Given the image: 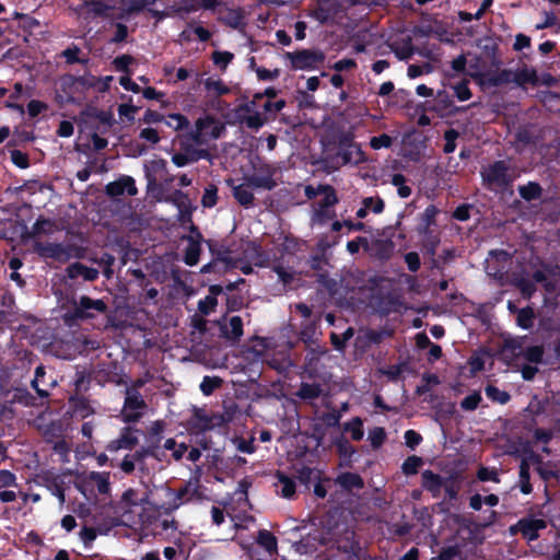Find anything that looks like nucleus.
<instances>
[{"mask_svg":"<svg viewBox=\"0 0 560 560\" xmlns=\"http://www.w3.org/2000/svg\"><path fill=\"white\" fill-rule=\"evenodd\" d=\"M105 192L110 198H117L122 196L125 192L129 196H136L138 194V189L136 187V182L131 176L121 175L119 178L105 186Z\"/></svg>","mask_w":560,"mask_h":560,"instance_id":"obj_10","label":"nucleus"},{"mask_svg":"<svg viewBox=\"0 0 560 560\" xmlns=\"http://www.w3.org/2000/svg\"><path fill=\"white\" fill-rule=\"evenodd\" d=\"M423 465V459L420 456L411 455L408 456L402 465H401V471L406 476H411L418 474L420 467Z\"/></svg>","mask_w":560,"mask_h":560,"instance_id":"obj_45","label":"nucleus"},{"mask_svg":"<svg viewBox=\"0 0 560 560\" xmlns=\"http://www.w3.org/2000/svg\"><path fill=\"white\" fill-rule=\"evenodd\" d=\"M89 118L97 119L101 124L112 127L114 124V116L109 110L98 109L96 107H89L82 112Z\"/></svg>","mask_w":560,"mask_h":560,"instance_id":"obj_40","label":"nucleus"},{"mask_svg":"<svg viewBox=\"0 0 560 560\" xmlns=\"http://www.w3.org/2000/svg\"><path fill=\"white\" fill-rule=\"evenodd\" d=\"M108 311L107 304L102 299H92L81 295L72 302V308L65 314L66 322H79L95 318Z\"/></svg>","mask_w":560,"mask_h":560,"instance_id":"obj_2","label":"nucleus"},{"mask_svg":"<svg viewBox=\"0 0 560 560\" xmlns=\"http://www.w3.org/2000/svg\"><path fill=\"white\" fill-rule=\"evenodd\" d=\"M31 385L32 388L35 389L40 400H43L49 397V389L56 385V381L51 377L49 381L46 380L45 366L40 364L35 369V375L31 382Z\"/></svg>","mask_w":560,"mask_h":560,"instance_id":"obj_14","label":"nucleus"},{"mask_svg":"<svg viewBox=\"0 0 560 560\" xmlns=\"http://www.w3.org/2000/svg\"><path fill=\"white\" fill-rule=\"evenodd\" d=\"M482 179L488 185H495L498 187H506L511 179L509 177V167L502 160L495 161L481 173Z\"/></svg>","mask_w":560,"mask_h":560,"instance_id":"obj_7","label":"nucleus"},{"mask_svg":"<svg viewBox=\"0 0 560 560\" xmlns=\"http://www.w3.org/2000/svg\"><path fill=\"white\" fill-rule=\"evenodd\" d=\"M72 410L75 417H80L81 419L88 418L90 415L94 413L93 408L90 406V402L84 397L72 398Z\"/></svg>","mask_w":560,"mask_h":560,"instance_id":"obj_41","label":"nucleus"},{"mask_svg":"<svg viewBox=\"0 0 560 560\" xmlns=\"http://www.w3.org/2000/svg\"><path fill=\"white\" fill-rule=\"evenodd\" d=\"M423 238L421 242V253L427 256H436V249L441 243L440 235L435 232L420 233Z\"/></svg>","mask_w":560,"mask_h":560,"instance_id":"obj_25","label":"nucleus"},{"mask_svg":"<svg viewBox=\"0 0 560 560\" xmlns=\"http://www.w3.org/2000/svg\"><path fill=\"white\" fill-rule=\"evenodd\" d=\"M394 249L395 244L392 240L377 238L369 244L368 253L380 261H387L393 256Z\"/></svg>","mask_w":560,"mask_h":560,"instance_id":"obj_15","label":"nucleus"},{"mask_svg":"<svg viewBox=\"0 0 560 560\" xmlns=\"http://www.w3.org/2000/svg\"><path fill=\"white\" fill-rule=\"evenodd\" d=\"M434 101L435 104L432 109L440 116H444L445 114H454L462 109L459 107H454L453 98L445 90L438 91Z\"/></svg>","mask_w":560,"mask_h":560,"instance_id":"obj_22","label":"nucleus"},{"mask_svg":"<svg viewBox=\"0 0 560 560\" xmlns=\"http://www.w3.org/2000/svg\"><path fill=\"white\" fill-rule=\"evenodd\" d=\"M211 59L215 66L224 71L234 59V55L230 51L215 50L212 52Z\"/></svg>","mask_w":560,"mask_h":560,"instance_id":"obj_53","label":"nucleus"},{"mask_svg":"<svg viewBox=\"0 0 560 560\" xmlns=\"http://www.w3.org/2000/svg\"><path fill=\"white\" fill-rule=\"evenodd\" d=\"M223 384V380L219 376L206 375L200 383V390L205 396H210L213 392L220 388Z\"/></svg>","mask_w":560,"mask_h":560,"instance_id":"obj_44","label":"nucleus"},{"mask_svg":"<svg viewBox=\"0 0 560 560\" xmlns=\"http://www.w3.org/2000/svg\"><path fill=\"white\" fill-rule=\"evenodd\" d=\"M98 270L93 267H88L82 262L70 264L66 268V275L69 279L74 280L83 278L85 281H95L98 278Z\"/></svg>","mask_w":560,"mask_h":560,"instance_id":"obj_19","label":"nucleus"},{"mask_svg":"<svg viewBox=\"0 0 560 560\" xmlns=\"http://www.w3.org/2000/svg\"><path fill=\"white\" fill-rule=\"evenodd\" d=\"M337 153L336 156L340 158L342 165L354 162L355 164L364 161V152L361 147L353 141V136L349 132H341L336 139Z\"/></svg>","mask_w":560,"mask_h":560,"instance_id":"obj_5","label":"nucleus"},{"mask_svg":"<svg viewBox=\"0 0 560 560\" xmlns=\"http://www.w3.org/2000/svg\"><path fill=\"white\" fill-rule=\"evenodd\" d=\"M455 96L458 101L464 102L468 101L471 97V91L469 89V81L467 79H463L458 83L453 86Z\"/></svg>","mask_w":560,"mask_h":560,"instance_id":"obj_58","label":"nucleus"},{"mask_svg":"<svg viewBox=\"0 0 560 560\" xmlns=\"http://www.w3.org/2000/svg\"><path fill=\"white\" fill-rule=\"evenodd\" d=\"M34 250L42 258L54 259L59 262H66L71 258V247L61 243L36 242Z\"/></svg>","mask_w":560,"mask_h":560,"instance_id":"obj_6","label":"nucleus"},{"mask_svg":"<svg viewBox=\"0 0 560 560\" xmlns=\"http://www.w3.org/2000/svg\"><path fill=\"white\" fill-rule=\"evenodd\" d=\"M362 205L375 214L382 213L385 208V202L381 197H365L362 200Z\"/></svg>","mask_w":560,"mask_h":560,"instance_id":"obj_60","label":"nucleus"},{"mask_svg":"<svg viewBox=\"0 0 560 560\" xmlns=\"http://www.w3.org/2000/svg\"><path fill=\"white\" fill-rule=\"evenodd\" d=\"M205 88L209 92H214L218 96L225 95L230 92V89L223 83L222 80H214L208 78L205 81Z\"/></svg>","mask_w":560,"mask_h":560,"instance_id":"obj_57","label":"nucleus"},{"mask_svg":"<svg viewBox=\"0 0 560 560\" xmlns=\"http://www.w3.org/2000/svg\"><path fill=\"white\" fill-rule=\"evenodd\" d=\"M284 58L290 61L292 70H314L325 60V54L319 49H300L287 51Z\"/></svg>","mask_w":560,"mask_h":560,"instance_id":"obj_3","label":"nucleus"},{"mask_svg":"<svg viewBox=\"0 0 560 560\" xmlns=\"http://www.w3.org/2000/svg\"><path fill=\"white\" fill-rule=\"evenodd\" d=\"M256 542L270 555L273 552H277L278 539L268 529H259L258 530V534L256 537Z\"/></svg>","mask_w":560,"mask_h":560,"instance_id":"obj_28","label":"nucleus"},{"mask_svg":"<svg viewBox=\"0 0 560 560\" xmlns=\"http://www.w3.org/2000/svg\"><path fill=\"white\" fill-rule=\"evenodd\" d=\"M11 161L19 168H27L30 166L28 155L16 149L11 151Z\"/></svg>","mask_w":560,"mask_h":560,"instance_id":"obj_64","label":"nucleus"},{"mask_svg":"<svg viewBox=\"0 0 560 560\" xmlns=\"http://www.w3.org/2000/svg\"><path fill=\"white\" fill-rule=\"evenodd\" d=\"M477 478L482 482L492 481V482L499 483L501 481L499 472H498L497 468H494V467L489 468V467L481 466L477 470Z\"/></svg>","mask_w":560,"mask_h":560,"instance_id":"obj_56","label":"nucleus"},{"mask_svg":"<svg viewBox=\"0 0 560 560\" xmlns=\"http://www.w3.org/2000/svg\"><path fill=\"white\" fill-rule=\"evenodd\" d=\"M535 313L529 306L521 308L517 313L516 323L523 329H530L534 326Z\"/></svg>","mask_w":560,"mask_h":560,"instance_id":"obj_46","label":"nucleus"},{"mask_svg":"<svg viewBox=\"0 0 560 560\" xmlns=\"http://www.w3.org/2000/svg\"><path fill=\"white\" fill-rule=\"evenodd\" d=\"M518 486L523 494H530L533 486L530 483V464L527 458H523L520 463Z\"/></svg>","mask_w":560,"mask_h":560,"instance_id":"obj_27","label":"nucleus"},{"mask_svg":"<svg viewBox=\"0 0 560 560\" xmlns=\"http://www.w3.org/2000/svg\"><path fill=\"white\" fill-rule=\"evenodd\" d=\"M512 83H515L518 86H524L525 84H536L537 83V71L535 69L523 68L516 71L512 70Z\"/></svg>","mask_w":560,"mask_h":560,"instance_id":"obj_29","label":"nucleus"},{"mask_svg":"<svg viewBox=\"0 0 560 560\" xmlns=\"http://www.w3.org/2000/svg\"><path fill=\"white\" fill-rule=\"evenodd\" d=\"M368 440L374 450L380 448L386 440V431L382 427H374L369 431Z\"/></svg>","mask_w":560,"mask_h":560,"instance_id":"obj_50","label":"nucleus"},{"mask_svg":"<svg viewBox=\"0 0 560 560\" xmlns=\"http://www.w3.org/2000/svg\"><path fill=\"white\" fill-rule=\"evenodd\" d=\"M147 402L137 387H128L121 410V418L125 423H135L143 416Z\"/></svg>","mask_w":560,"mask_h":560,"instance_id":"obj_4","label":"nucleus"},{"mask_svg":"<svg viewBox=\"0 0 560 560\" xmlns=\"http://www.w3.org/2000/svg\"><path fill=\"white\" fill-rule=\"evenodd\" d=\"M275 172L267 167L261 168L258 173H255L246 177L248 186L253 188H262L266 190H272L277 186V182L273 178Z\"/></svg>","mask_w":560,"mask_h":560,"instance_id":"obj_18","label":"nucleus"},{"mask_svg":"<svg viewBox=\"0 0 560 560\" xmlns=\"http://www.w3.org/2000/svg\"><path fill=\"white\" fill-rule=\"evenodd\" d=\"M393 144V139L387 133H382L377 137H372L370 140V145L373 150H380L382 148H390Z\"/></svg>","mask_w":560,"mask_h":560,"instance_id":"obj_63","label":"nucleus"},{"mask_svg":"<svg viewBox=\"0 0 560 560\" xmlns=\"http://www.w3.org/2000/svg\"><path fill=\"white\" fill-rule=\"evenodd\" d=\"M249 187L248 184H240L233 188V197L245 208H248L254 202V194Z\"/></svg>","mask_w":560,"mask_h":560,"instance_id":"obj_34","label":"nucleus"},{"mask_svg":"<svg viewBox=\"0 0 560 560\" xmlns=\"http://www.w3.org/2000/svg\"><path fill=\"white\" fill-rule=\"evenodd\" d=\"M322 395V386L318 383H302L296 396L302 400L317 399Z\"/></svg>","mask_w":560,"mask_h":560,"instance_id":"obj_36","label":"nucleus"},{"mask_svg":"<svg viewBox=\"0 0 560 560\" xmlns=\"http://www.w3.org/2000/svg\"><path fill=\"white\" fill-rule=\"evenodd\" d=\"M165 124L173 127L175 130H182L189 126L188 118L179 113L170 114Z\"/></svg>","mask_w":560,"mask_h":560,"instance_id":"obj_55","label":"nucleus"},{"mask_svg":"<svg viewBox=\"0 0 560 560\" xmlns=\"http://www.w3.org/2000/svg\"><path fill=\"white\" fill-rule=\"evenodd\" d=\"M523 357L526 361L534 364L544 362V347L542 346H529L523 351Z\"/></svg>","mask_w":560,"mask_h":560,"instance_id":"obj_47","label":"nucleus"},{"mask_svg":"<svg viewBox=\"0 0 560 560\" xmlns=\"http://www.w3.org/2000/svg\"><path fill=\"white\" fill-rule=\"evenodd\" d=\"M421 479L422 488L430 492L433 498H439L441 495V491L446 478L430 469H427L422 471Z\"/></svg>","mask_w":560,"mask_h":560,"instance_id":"obj_17","label":"nucleus"},{"mask_svg":"<svg viewBox=\"0 0 560 560\" xmlns=\"http://www.w3.org/2000/svg\"><path fill=\"white\" fill-rule=\"evenodd\" d=\"M338 483L346 490L361 489L364 486L363 479L355 472H343L337 478Z\"/></svg>","mask_w":560,"mask_h":560,"instance_id":"obj_31","label":"nucleus"},{"mask_svg":"<svg viewBox=\"0 0 560 560\" xmlns=\"http://www.w3.org/2000/svg\"><path fill=\"white\" fill-rule=\"evenodd\" d=\"M276 478L278 479V482L276 483L277 487H280V490H277V493L280 494L282 498L291 499L295 494V481L287 476L283 471L278 470L276 472Z\"/></svg>","mask_w":560,"mask_h":560,"instance_id":"obj_24","label":"nucleus"},{"mask_svg":"<svg viewBox=\"0 0 560 560\" xmlns=\"http://www.w3.org/2000/svg\"><path fill=\"white\" fill-rule=\"evenodd\" d=\"M166 165L167 163L163 159L153 160L148 164H144V175L147 174V172L149 174H154L155 176L160 173H166Z\"/></svg>","mask_w":560,"mask_h":560,"instance_id":"obj_62","label":"nucleus"},{"mask_svg":"<svg viewBox=\"0 0 560 560\" xmlns=\"http://www.w3.org/2000/svg\"><path fill=\"white\" fill-rule=\"evenodd\" d=\"M339 12L340 9L338 8H325L323 5H317V8L312 12L311 16L318 21L320 24H327Z\"/></svg>","mask_w":560,"mask_h":560,"instance_id":"obj_43","label":"nucleus"},{"mask_svg":"<svg viewBox=\"0 0 560 560\" xmlns=\"http://www.w3.org/2000/svg\"><path fill=\"white\" fill-rule=\"evenodd\" d=\"M70 81L71 83H77L85 89H93L96 88L100 83L101 79L96 78L93 74L86 73L84 75H72V74H66L63 75V85H66V82Z\"/></svg>","mask_w":560,"mask_h":560,"instance_id":"obj_37","label":"nucleus"},{"mask_svg":"<svg viewBox=\"0 0 560 560\" xmlns=\"http://www.w3.org/2000/svg\"><path fill=\"white\" fill-rule=\"evenodd\" d=\"M546 526V522L541 518H521L516 524L524 538L529 541L536 540L539 537L538 532L545 529Z\"/></svg>","mask_w":560,"mask_h":560,"instance_id":"obj_16","label":"nucleus"},{"mask_svg":"<svg viewBox=\"0 0 560 560\" xmlns=\"http://www.w3.org/2000/svg\"><path fill=\"white\" fill-rule=\"evenodd\" d=\"M190 232L196 233L197 235L196 237L187 236L188 244L184 250L183 261L185 265L194 267L199 262L201 254V242H205L206 240L195 224L190 226Z\"/></svg>","mask_w":560,"mask_h":560,"instance_id":"obj_8","label":"nucleus"},{"mask_svg":"<svg viewBox=\"0 0 560 560\" xmlns=\"http://www.w3.org/2000/svg\"><path fill=\"white\" fill-rule=\"evenodd\" d=\"M520 196L526 201L537 200L542 195V188L537 182H528L526 185L518 186Z\"/></svg>","mask_w":560,"mask_h":560,"instance_id":"obj_35","label":"nucleus"},{"mask_svg":"<svg viewBox=\"0 0 560 560\" xmlns=\"http://www.w3.org/2000/svg\"><path fill=\"white\" fill-rule=\"evenodd\" d=\"M80 52H81L80 47H78L77 45H71L70 47H68L61 51V57H63L66 59V62L68 65H73V63L86 65L89 62V59L80 58L79 57Z\"/></svg>","mask_w":560,"mask_h":560,"instance_id":"obj_48","label":"nucleus"},{"mask_svg":"<svg viewBox=\"0 0 560 560\" xmlns=\"http://www.w3.org/2000/svg\"><path fill=\"white\" fill-rule=\"evenodd\" d=\"M439 209L434 205H429L424 211L421 213V224L418 230L419 233H428L433 232L431 226L436 222V215L439 214Z\"/></svg>","mask_w":560,"mask_h":560,"instance_id":"obj_30","label":"nucleus"},{"mask_svg":"<svg viewBox=\"0 0 560 560\" xmlns=\"http://www.w3.org/2000/svg\"><path fill=\"white\" fill-rule=\"evenodd\" d=\"M482 397L480 392H472L460 401V408L465 411H474L479 407Z\"/></svg>","mask_w":560,"mask_h":560,"instance_id":"obj_54","label":"nucleus"},{"mask_svg":"<svg viewBox=\"0 0 560 560\" xmlns=\"http://www.w3.org/2000/svg\"><path fill=\"white\" fill-rule=\"evenodd\" d=\"M442 489H444L445 497L450 502L456 501L460 489L459 475L457 472H453L448 477H446L445 483Z\"/></svg>","mask_w":560,"mask_h":560,"instance_id":"obj_32","label":"nucleus"},{"mask_svg":"<svg viewBox=\"0 0 560 560\" xmlns=\"http://www.w3.org/2000/svg\"><path fill=\"white\" fill-rule=\"evenodd\" d=\"M459 137V132L456 129L450 128L444 132L445 144L443 152L446 154L453 153L456 149V140Z\"/></svg>","mask_w":560,"mask_h":560,"instance_id":"obj_59","label":"nucleus"},{"mask_svg":"<svg viewBox=\"0 0 560 560\" xmlns=\"http://www.w3.org/2000/svg\"><path fill=\"white\" fill-rule=\"evenodd\" d=\"M343 432H349L351 439L355 442L361 441L364 436L363 421L360 417H354L350 421L342 424Z\"/></svg>","mask_w":560,"mask_h":560,"instance_id":"obj_38","label":"nucleus"},{"mask_svg":"<svg viewBox=\"0 0 560 560\" xmlns=\"http://www.w3.org/2000/svg\"><path fill=\"white\" fill-rule=\"evenodd\" d=\"M486 396L493 402H499L501 405H505L511 400V395L501 390L499 387L489 384L485 387Z\"/></svg>","mask_w":560,"mask_h":560,"instance_id":"obj_42","label":"nucleus"},{"mask_svg":"<svg viewBox=\"0 0 560 560\" xmlns=\"http://www.w3.org/2000/svg\"><path fill=\"white\" fill-rule=\"evenodd\" d=\"M218 202V187L214 184H209L205 188L201 197V205L205 208H212Z\"/></svg>","mask_w":560,"mask_h":560,"instance_id":"obj_49","label":"nucleus"},{"mask_svg":"<svg viewBox=\"0 0 560 560\" xmlns=\"http://www.w3.org/2000/svg\"><path fill=\"white\" fill-rule=\"evenodd\" d=\"M258 101L259 100H255L254 96L249 103L244 104L240 107V110H244L249 114L247 116H243L240 118L241 124H244L247 128L253 130H258L267 121V118L261 113L255 109Z\"/></svg>","mask_w":560,"mask_h":560,"instance_id":"obj_13","label":"nucleus"},{"mask_svg":"<svg viewBox=\"0 0 560 560\" xmlns=\"http://www.w3.org/2000/svg\"><path fill=\"white\" fill-rule=\"evenodd\" d=\"M369 240L364 236H358L355 237L354 240L352 241H349L347 243V250L351 254V255H354L357 253H359L360 248L362 247L365 252H368L369 249Z\"/></svg>","mask_w":560,"mask_h":560,"instance_id":"obj_61","label":"nucleus"},{"mask_svg":"<svg viewBox=\"0 0 560 560\" xmlns=\"http://www.w3.org/2000/svg\"><path fill=\"white\" fill-rule=\"evenodd\" d=\"M39 485L47 488L50 493L57 497L60 503L65 502V482L60 475L52 469L43 470L38 475Z\"/></svg>","mask_w":560,"mask_h":560,"instance_id":"obj_9","label":"nucleus"},{"mask_svg":"<svg viewBox=\"0 0 560 560\" xmlns=\"http://www.w3.org/2000/svg\"><path fill=\"white\" fill-rule=\"evenodd\" d=\"M331 445L335 446L337 454L343 462L348 464L352 462V456L357 453V450L343 433L332 436Z\"/></svg>","mask_w":560,"mask_h":560,"instance_id":"obj_20","label":"nucleus"},{"mask_svg":"<svg viewBox=\"0 0 560 560\" xmlns=\"http://www.w3.org/2000/svg\"><path fill=\"white\" fill-rule=\"evenodd\" d=\"M319 191H322L324 198L318 202V208H331L338 203L336 189L331 185L319 184Z\"/></svg>","mask_w":560,"mask_h":560,"instance_id":"obj_39","label":"nucleus"},{"mask_svg":"<svg viewBox=\"0 0 560 560\" xmlns=\"http://www.w3.org/2000/svg\"><path fill=\"white\" fill-rule=\"evenodd\" d=\"M10 402L20 404L25 407H34L43 405V400L38 396H34L26 388H15L10 394Z\"/></svg>","mask_w":560,"mask_h":560,"instance_id":"obj_23","label":"nucleus"},{"mask_svg":"<svg viewBox=\"0 0 560 560\" xmlns=\"http://www.w3.org/2000/svg\"><path fill=\"white\" fill-rule=\"evenodd\" d=\"M135 62V58L130 55H120L113 60L116 71L131 75L130 65Z\"/></svg>","mask_w":560,"mask_h":560,"instance_id":"obj_52","label":"nucleus"},{"mask_svg":"<svg viewBox=\"0 0 560 560\" xmlns=\"http://www.w3.org/2000/svg\"><path fill=\"white\" fill-rule=\"evenodd\" d=\"M293 469L295 471V477L298 478V480L306 488L310 487L314 478H319V470H316L315 468H312L310 466L294 465Z\"/></svg>","mask_w":560,"mask_h":560,"instance_id":"obj_33","label":"nucleus"},{"mask_svg":"<svg viewBox=\"0 0 560 560\" xmlns=\"http://www.w3.org/2000/svg\"><path fill=\"white\" fill-rule=\"evenodd\" d=\"M205 243L208 246L211 256L217 258V260L222 261L224 269H233L236 267V261L231 256L232 250L224 242L208 238L205 241Z\"/></svg>","mask_w":560,"mask_h":560,"instance_id":"obj_11","label":"nucleus"},{"mask_svg":"<svg viewBox=\"0 0 560 560\" xmlns=\"http://www.w3.org/2000/svg\"><path fill=\"white\" fill-rule=\"evenodd\" d=\"M221 336L228 340L237 341L243 336V319L232 316L229 323L220 324Z\"/></svg>","mask_w":560,"mask_h":560,"instance_id":"obj_21","label":"nucleus"},{"mask_svg":"<svg viewBox=\"0 0 560 560\" xmlns=\"http://www.w3.org/2000/svg\"><path fill=\"white\" fill-rule=\"evenodd\" d=\"M230 418L222 413H208L206 409L194 407L191 416L186 420L185 428L190 435H202L208 431L224 425Z\"/></svg>","mask_w":560,"mask_h":560,"instance_id":"obj_1","label":"nucleus"},{"mask_svg":"<svg viewBox=\"0 0 560 560\" xmlns=\"http://www.w3.org/2000/svg\"><path fill=\"white\" fill-rule=\"evenodd\" d=\"M136 432H138V430L133 429L132 427H124L120 430L119 436L115 440H112L106 445V451L114 453L119 450H132L139 442Z\"/></svg>","mask_w":560,"mask_h":560,"instance_id":"obj_12","label":"nucleus"},{"mask_svg":"<svg viewBox=\"0 0 560 560\" xmlns=\"http://www.w3.org/2000/svg\"><path fill=\"white\" fill-rule=\"evenodd\" d=\"M14 19L20 20V26L27 33L39 26L38 20L25 13L14 12Z\"/></svg>","mask_w":560,"mask_h":560,"instance_id":"obj_51","label":"nucleus"},{"mask_svg":"<svg viewBox=\"0 0 560 560\" xmlns=\"http://www.w3.org/2000/svg\"><path fill=\"white\" fill-rule=\"evenodd\" d=\"M42 435L46 443L50 444L65 435V427L60 420H54L42 429Z\"/></svg>","mask_w":560,"mask_h":560,"instance_id":"obj_26","label":"nucleus"}]
</instances>
